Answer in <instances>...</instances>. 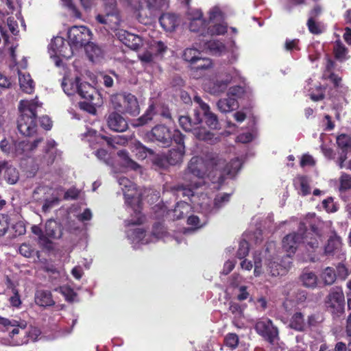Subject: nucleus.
<instances>
[{
    "mask_svg": "<svg viewBox=\"0 0 351 351\" xmlns=\"http://www.w3.org/2000/svg\"><path fill=\"white\" fill-rule=\"evenodd\" d=\"M242 161L239 158L232 159L229 162L219 158L217 154H210L202 158L193 156L189 160L186 171L198 178L208 176L213 183L222 186L226 176L233 178L242 167Z\"/></svg>",
    "mask_w": 351,
    "mask_h": 351,
    "instance_id": "nucleus-1",
    "label": "nucleus"
},
{
    "mask_svg": "<svg viewBox=\"0 0 351 351\" xmlns=\"http://www.w3.org/2000/svg\"><path fill=\"white\" fill-rule=\"evenodd\" d=\"M38 104L33 100H21L19 104L20 115L17 119V128L23 136H32L37 131Z\"/></svg>",
    "mask_w": 351,
    "mask_h": 351,
    "instance_id": "nucleus-2",
    "label": "nucleus"
},
{
    "mask_svg": "<svg viewBox=\"0 0 351 351\" xmlns=\"http://www.w3.org/2000/svg\"><path fill=\"white\" fill-rule=\"evenodd\" d=\"M68 38L70 48L74 47L75 48L86 47V51L89 52V48L93 52V54H89V58L93 60L94 56H99L101 53V49L96 46H93V43L90 44L92 38V33L90 30L86 26H73L68 32ZM71 51V49H69Z\"/></svg>",
    "mask_w": 351,
    "mask_h": 351,
    "instance_id": "nucleus-3",
    "label": "nucleus"
},
{
    "mask_svg": "<svg viewBox=\"0 0 351 351\" xmlns=\"http://www.w3.org/2000/svg\"><path fill=\"white\" fill-rule=\"evenodd\" d=\"M110 101L113 108L121 114L137 116L140 113V106L136 96L130 93H120L111 95Z\"/></svg>",
    "mask_w": 351,
    "mask_h": 351,
    "instance_id": "nucleus-4",
    "label": "nucleus"
},
{
    "mask_svg": "<svg viewBox=\"0 0 351 351\" xmlns=\"http://www.w3.org/2000/svg\"><path fill=\"white\" fill-rule=\"evenodd\" d=\"M325 306L333 318H338L345 313V296L341 287L330 289L325 298Z\"/></svg>",
    "mask_w": 351,
    "mask_h": 351,
    "instance_id": "nucleus-5",
    "label": "nucleus"
},
{
    "mask_svg": "<svg viewBox=\"0 0 351 351\" xmlns=\"http://www.w3.org/2000/svg\"><path fill=\"white\" fill-rule=\"evenodd\" d=\"M254 329L256 333L270 345L274 346L276 341L280 340L278 328L267 317H262L258 319L255 324Z\"/></svg>",
    "mask_w": 351,
    "mask_h": 351,
    "instance_id": "nucleus-6",
    "label": "nucleus"
},
{
    "mask_svg": "<svg viewBox=\"0 0 351 351\" xmlns=\"http://www.w3.org/2000/svg\"><path fill=\"white\" fill-rule=\"evenodd\" d=\"M167 47L162 41H157L152 44L148 49L138 53V58L143 65H151L154 63L156 57L167 51Z\"/></svg>",
    "mask_w": 351,
    "mask_h": 351,
    "instance_id": "nucleus-7",
    "label": "nucleus"
},
{
    "mask_svg": "<svg viewBox=\"0 0 351 351\" xmlns=\"http://www.w3.org/2000/svg\"><path fill=\"white\" fill-rule=\"evenodd\" d=\"M146 136L151 141H156L163 147L169 146L171 144V131L164 125H156L147 133Z\"/></svg>",
    "mask_w": 351,
    "mask_h": 351,
    "instance_id": "nucleus-8",
    "label": "nucleus"
},
{
    "mask_svg": "<svg viewBox=\"0 0 351 351\" xmlns=\"http://www.w3.org/2000/svg\"><path fill=\"white\" fill-rule=\"evenodd\" d=\"M302 241V235L297 232L289 234L283 238L282 247L288 253L285 258L291 259V254H295L299 243Z\"/></svg>",
    "mask_w": 351,
    "mask_h": 351,
    "instance_id": "nucleus-9",
    "label": "nucleus"
},
{
    "mask_svg": "<svg viewBox=\"0 0 351 351\" xmlns=\"http://www.w3.org/2000/svg\"><path fill=\"white\" fill-rule=\"evenodd\" d=\"M107 125L111 130L117 132H123L128 128L126 120L117 111L108 114Z\"/></svg>",
    "mask_w": 351,
    "mask_h": 351,
    "instance_id": "nucleus-10",
    "label": "nucleus"
},
{
    "mask_svg": "<svg viewBox=\"0 0 351 351\" xmlns=\"http://www.w3.org/2000/svg\"><path fill=\"white\" fill-rule=\"evenodd\" d=\"M212 66L213 62L210 58L199 56L191 64V71L195 78H199L206 71L210 69Z\"/></svg>",
    "mask_w": 351,
    "mask_h": 351,
    "instance_id": "nucleus-11",
    "label": "nucleus"
},
{
    "mask_svg": "<svg viewBox=\"0 0 351 351\" xmlns=\"http://www.w3.org/2000/svg\"><path fill=\"white\" fill-rule=\"evenodd\" d=\"M291 261L285 257L279 263L278 261H271L268 264V271L272 276H283L291 267Z\"/></svg>",
    "mask_w": 351,
    "mask_h": 351,
    "instance_id": "nucleus-12",
    "label": "nucleus"
},
{
    "mask_svg": "<svg viewBox=\"0 0 351 351\" xmlns=\"http://www.w3.org/2000/svg\"><path fill=\"white\" fill-rule=\"evenodd\" d=\"M202 119L198 110L194 111V120L192 121L189 116H181L179 118V124L180 127L186 132L195 131L198 128V125L201 123Z\"/></svg>",
    "mask_w": 351,
    "mask_h": 351,
    "instance_id": "nucleus-13",
    "label": "nucleus"
},
{
    "mask_svg": "<svg viewBox=\"0 0 351 351\" xmlns=\"http://www.w3.org/2000/svg\"><path fill=\"white\" fill-rule=\"evenodd\" d=\"M161 27L167 32H173L180 24L178 15L171 13H164L159 18Z\"/></svg>",
    "mask_w": 351,
    "mask_h": 351,
    "instance_id": "nucleus-14",
    "label": "nucleus"
},
{
    "mask_svg": "<svg viewBox=\"0 0 351 351\" xmlns=\"http://www.w3.org/2000/svg\"><path fill=\"white\" fill-rule=\"evenodd\" d=\"M119 39L126 46L132 49L136 50L141 43V38L135 34L126 31H121L118 34Z\"/></svg>",
    "mask_w": 351,
    "mask_h": 351,
    "instance_id": "nucleus-15",
    "label": "nucleus"
},
{
    "mask_svg": "<svg viewBox=\"0 0 351 351\" xmlns=\"http://www.w3.org/2000/svg\"><path fill=\"white\" fill-rule=\"evenodd\" d=\"M341 246L342 242L340 237L337 234L330 236L324 247V254L332 256L341 250Z\"/></svg>",
    "mask_w": 351,
    "mask_h": 351,
    "instance_id": "nucleus-16",
    "label": "nucleus"
},
{
    "mask_svg": "<svg viewBox=\"0 0 351 351\" xmlns=\"http://www.w3.org/2000/svg\"><path fill=\"white\" fill-rule=\"evenodd\" d=\"M45 232L47 238L59 239L62 236L61 226L53 219H49L46 222Z\"/></svg>",
    "mask_w": 351,
    "mask_h": 351,
    "instance_id": "nucleus-17",
    "label": "nucleus"
},
{
    "mask_svg": "<svg viewBox=\"0 0 351 351\" xmlns=\"http://www.w3.org/2000/svg\"><path fill=\"white\" fill-rule=\"evenodd\" d=\"M80 82L81 79L79 77H76L74 80L64 77L61 85L64 92L67 95H73L76 93H77Z\"/></svg>",
    "mask_w": 351,
    "mask_h": 351,
    "instance_id": "nucleus-18",
    "label": "nucleus"
},
{
    "mask_svg": "<svg viewBox=\"0 0 351 351\" xmlns=\"http://www.w3.org/2000/svg\"><path fill=\"white\" fill-rule=\"evenodd\" d=\"M184 154L185 146L169 149L166 155L169 165H176L182 163Z\"/></svg>",
    "mask_w": 351,
    "mask_h": 351,
    "instance_id": "nucleus-19",
    "label": "nucleus"
},
{
    "mask_svg": "<svg viewBox=\"0 0 351 351\" xmlns=\"http://www.w3.org/2000/svg\"><path fill=\"white\" fill-rule=\"evenodd\" d=\"M35 302L38 305L44 307L51 306L55 304L51 291L47 290L38 291L36 293Z\"/></svg>",
    "mask_w": 351,
    "mask_h": 351,
    "instance_id": "nucleus-20",
    "label": "nucleus"
},
{
    "mask_svg": "<svg viewBox=\"0 0 351 351\" xmlns=\"http://www.w3.org/2000/svg\"><path fill=\"white\" fill-rule=\"evenodd\" d=\"M206 36L224 35L228 32V25L223 21L208 23Z\"/></svg>",
    "mask_w": 351,
    "mask_h": 351,
    "instance_id": "nucleus-21",
    "label": "nucleus"
},
{
    "mask_svg": "<svg viewBox=\"0 0 351 351\" xmlns=\"http://www.w3.org/2000/svg\"><path fill=\"white\" fill-rule=\"evenodd\" d=\"M43 141V138H38L33 142L22 141L15 144V151L17 154H23L26 151H33L39 143Z\"/></svg>",
    "mask_w": 351,
    "mask_h": 351,
    "instance_id": "nucleus-22",
    "label": "nucleus"
},
{
    "mask_svg": "<svg viewBox=\"0 0 351 351\" xmlns=\"http://www.w3.org/2000/svg\"><path fill=\"white\" fill-rule=\"evenodd\" d=\"M217 106L218 109L222 112H229L237 109L239 106L237 100L232 97H228L219 99Z\"/></svg>",
    "mask_w": 351,
    "mask_h": 351,
    "instance_id": "nucleus-23",
    "label": "nucleus"
},
{
    "mask_svg": "<svg viewBox=\"0 0 351 351\" xmlns=\"http://www.w3.org/2000/svg\"><path fill=\"white\" fill-rule=\"evenodd\" d=\"M96 93L95 88L88 82H81L79 84L77 94L83 99L93 101L94 94Z\"/></svg>",
    "mask_w": 351,
    "mask_h": 351,
    "instance_id": "nucleus-24",
    "label": "nucleus"
},
{
    "mask_svg": "<svg viewBox=\"0 0 351 351\" xmlns=\"http://www.w3.org/2000/svg\"><path fill=\"white\" fill-rule=\"evenodd\" d=\"M300 279L305 287L314 289L317 285V276L313 271H304Z\"/></svg>",
    "mask_w": 351,
    "mask_h": 351,
    "instance_id": "nucleus-25",
    "label": "nucleus"
},
{
    "mask_svg": "<svg viewBox=\"0 0 351 351\" xmlns=\"http://www.w3.org/2000/svg\"><path fill=\"white\" fill-rule=\"evenodd\" d=\"M289 326L292 329L297 331H304L306 324L304 322V315L300 312L295 313L290 319Z\"/></svg>",
    "mask_w": 351,
    "mask_h": 351,
    "instance_id": "nucleus-26",
    "label": "nucleus"
},
{
    "mask_svg": "<svg viewBox=\"0 0 351 351\" xmlns=\"http://www.w3.org/2000/svg\"><path fill=\"white\" fill-rule=\"evenodd\" d=\"M133 152H135L136 156L141 160L146 158L148 156L154 154L153 149L145 147L142 143L137 141L134 143Z\"/></svg>",
    "mask_w": 351,
    "mask_h": 351,
    "instance_id": "nucleus-27",
    "label": "nucleus"
},
{
    "mask_svg": "<svg viewBox=\"0 0 351 351\" xmlns=\"http://www.w3.org/2000/svg\"><path fill=\"white\" fill-rule=\"evenodd\" d=\"M337 144L338 148L341 150L340 153L348 154L351 152V137L346 134H341L337 136Z\"/></svg>",
    "mask_w": 351,
    "mask_h": 351,
    "instance_id": "nucleus-28",
    "label": "nucleus"
},
{
    "mask_svg": "<svg viewBox=\"0 0 351 351\" xmlns=\"http://www.w3.org/2000/svg\"><path fill=\"white\" fill-rule=\"evenodd\" d=\"M154 110V105H149L145 112L142 116L138 117L136 120H135L134 125L136 127H140L146 125L149 121H151L153 119L154 116L155 114Z\"/></svg>",
    "mask_w": 351,
    "mask_h": 351,
    "instance_id": "nucleus-29",
    "label": "nucleus"
},
{
    "mask_svg": "<svg viewBox=\"0 0 351 351\" xmlns=\"http://www.w3.org/2000/svg\"><path fill=\"white\" fill-rule=\"evenodd\" d=\"M207 21L205 19L191 20L189 22V29L191 32L200 33L203 36H206Z\"/></svg>",
    "mask_w": 351,
    "mask_h": 351,
    "instance_id": "nucleus-30",
    "label": "nucleus"
},
{
    "mask_svg": "<svg viewBox=\"0 0 351 351\" xmlns=\"http://www.w3.org/2000/svg\"><path fill=\"white\" fill-rule=\"evenodd\" d=\"M121 159L123 165L134 171L141 169V166L129 156L128 152L125 150H120L117 153Z\"/></svg>",
    "mask_w": 351,
    "mask_h": 351,
    "instance_id": "nucleus-31",
    "label": "nucleus"
},
{
    "mask_svg": "<svg viewBox=\"0 0 351 351\" xmlns=\"http://www.w3.org/2000/svg\"><path fill=\"white\" fill-rule=\"evenodd\" d=\"M19 84L21 89L26 93H32L34 89V81L29 75H22L19 76Z\"/></svg>",
    "mask_w": 351,
    "mask_h": 351,
    "instance_id": "nucleus-32",
    "label": "nucleus"
},
{
    "mask_svg": "<svg viewBox=\"0 0 351 351\" xmlns=\"http://www.w3.org/2000/svg\"><path fill=\"white\" fill-rule=\"evenodd\" d=\"M191 209V206L186 202H178L173 211L174 219L184 218Z\"/></svg>",
    "mask_w": 351,
    "mask_h": 351,
    "instance_id": "nucleus-33",
    "label": "nucleus"
},
{
    "mask_svg": "<svg viewBox=\"0 0 351 351\" xmlns=\"http://www.w3.org/2000/svg\"><path fill=\"white\" fill-rule=\"evenodd\" d=\"M321 278L325 285H332L337 279V274L334 268L326 267L321 274Z\"/></svg>",
    "mask_w": 351,
    "mask_h": 351,
    "instance_id": "nucleus-34",
    "label": "nucleus"
},
{
    "mask_svg": "<svg viewBox=\"0 0 351 351\" xmlns=\"http://www.w3.org/2000/svg\"><path fill=\"white\" fill-rule=\"evenodd\" d=\"M56 143L54 140H49L47 143L45 148V157H48L47 159V165H51L55 160L56 157Z\"/></svg>",
    "mask_w": 351,
    "mask_h": 351,
    "instance_id": "nucleus-35",
    "label": "nucleus"
},
{
    "mask_svg": "<svg viewBox=\"0 0 351 351\" xmlns=\"http://www.w3.org/2000/svg\"><path fill=\"white\" fill-rule=\"evenodd\" d=\"M146 3L151 13L160 12L168 7L167 0H146Z\"/></svg>",
    "mask_w": 351,
    "mask_h": 351,
    "instance_id": "nucleus-36",
    "label": "nucleus"
},
{
    "mask_svg": "<svg viewBox=\"0 0 351 351\" xmlns=\"http://www.w3.org/2000/svg\"><path fill=\"white\" fill-rule=\"evenodd\" d=\"M347 53L348 49L345 45L340 40L336 41L333 48V53L335 59L340 62L346 60Z\"/></svg>",
    "mask_w": 351,
    "mask_h": 351,
    "instance_id": "nucleus-37",
    "label": "nucleus"
},
{
    "mask_svg": "<svg viewBox=\"0 0 351 351\" xmlns=\"http://www.w3.org/2000/svg\"><path fill=\"white\" fill-rule=\"evenodd\" d=\"M204 47L213 54L221 53L226 49L224 44L219 40L206 41L204 45Z\"/></svg>",
    "mask_w": 351,
    "mask_h": 351,
    "instance_id": "nucleus-38",
    "label": "nucleus"
},
{
    "mask_svg": "<svg viewBox=\"0 0 351 351\" xmlns=\"http://www.w3.org/2000/svg\"><path fill=\"white\" fill-rule=\"evenodd\" d=\"M32 232L38 237L40 243L47 249L51 248V242L48 238L43 234V230L38 226H33L32 227Z\"/></svg>",
    "mask_w": 351,
    "mask_h": 351,
    "instance_id": "nucleus-39",
    "label": "nucleus"
},
{
    "mask_svg": "<svg viewBox=\"0 0 351 351\" xmlns=\"http://www.w3.org/2000/svg\"><path fill=\"white\" fill-rule=\"evenodd\" d=\"M339 191L341 193H345L351 190V175L347 173H341L339 178Z\"/></svg>",
    "mask_w": 351,
    "mask_h": 351,
    "instance_id": "nucleus-40",
    "label": "nucleus"
},
{
    "mask_svg": "<svg viewBox=\"0 0 351 351\" xmlns=\"http://www.w3.org/2000/svg\"><path fill=\"white\" fill-rule=\"evenodd\" d=\"M8 282L10 284L8 287L12 289V292L13 294L9 299L10 303L13 307L19 308L22 302L19 290L16 288V287L10 279H8Z\"/></svg>",
    "mask_w": 351,
    "mask_h": 351,
    "instance_id": "nucleus-41",
    "label": "nucleus"
},
{
    "mask_svg": "<svg viewBox=\"0 0 351 351\" xmlns=\"http://www.w3.org/2000/svg\"><path fill=\"white\" fill-rule=\"evenodd\" d=\"M319 237L318 234L313 232L306 234L302 241L306 243V247L313 250L319 246Z\"/></svg>",
    "mask_w": 351,
    "mask_h": 351,
    "instance_id": "nucleus-42",
    "label": "nucleus"
},
{
    "mask_svg": "<svg viewBox=\"0 0 351 351\" xmlns=\"http://www.w3.org/2000/svg\"><path fill=\"white\" fill-rule=\"evenodd\" d=\"M201 55V52L193 47L186 48L183 52L182 58L186 62L193 64Z\"/></svg>",
    "mask_w": 351,
    "mask_h": 351,
    "instance_id": "nucleus-43",
    "label": "nucleus"
},
{
    "mask_svg": "<svg viewBox=\"0 0 351 351\" xmlns=\"http://www.w3.org/2000/svg\"><path fill=\"white\" fill-rule=\"evenodd\" d=\"M205 123L208 127L213 130L219 128V123L217 116L209 110L208 112L204 113Z\"/></svg>",
    "mask_w": 351,
    "mask_h": 351,
    "instance_id": "nucleus-44",
    "label": "nucleus"
},
{
    "mask_svg": "<svg viewBox=\"0 0 351 351\" xmlns=\"http://www.w3.org/2000/svg\"><path fill=\"white\" fill-rule=\"evenodd\" d=\"M306 25L308 31L313 34L319 35L323 32L324 27L321 23L315 21L313 18H308Z\"/></svg>",
    "mask_w": 351,
    "mask_h": 351,
    "instance_id": "nucleus-45",
    "label": "nucleus"
},
{
    "mask_svg": "<svg viewBox=\"0 0 351 351\" xmlns=\"http://www.w3.org/2000/svg\"><path fill=\"white\" fill-rule=\"evenodd\" d=\"M10 223V217L8 214L0 213V237L8 232Z\"/></svg>",
    "mask_w": 351,
    "mask_h": 351,
    "instance_id": "nucleus-46",
    "label": "nucleus"
},
{
    "mask_svg": "<svg viewBox=\"0 0 351 351\" xmlns=\"http://www.w3.org/2000/svg\"><path fill=\"white\" fill-rule=\"evenodd\" d=\"M223 19V12L219 7H213L209 11V22L208 23H213L214 22H219Z\"/></svg>",
    "mask_w": 351,
    "mask_h": 351,
    "instance_id": "nucleus-47",
    "label": "nucleus"
},
{
    "mask_svg": "<svg viewBox=\"0 0 351 351\" xmlns=\"http://www.w3.org/2000/svg\"><path fill=\"white\" fill-rule=\"evenodd\" d=\"M224 344L231 349H235L239 344V337L235 333H228L224 339Z\"/></svg>",
    "mask_w": 351,
    "mask_h": 351,
    "instance_id": "nucleus-48",
    "label": "nucleus"
},
{
    "mask_svg": "<svg viewBox=\"0 0 351 351\" xmlns=\"http://www.w3.org/2000/svg\"><path fill=\"white\" fill-rule=\"evenodd\" d=\"M250 250L249 243L245 240H242L239 243V249L237 252V256L239 259H243L248 255Z\"/></svg>",
    "mask_w": 351,
    "mask_h": 351,
    "instance_id": "nucleus-49",
    "label": "nucleus"
},
{
    "mask_svg": "<svg viewBox=\"0 0 351 351\" xmlns=\"http://www.w3.org/2000/svg\"><path fill=\"white\" fill-rule=\"evenodd\" d=\"M228 83V81H217L213 84L211 93L214 95H219L221 93H223L226 90Z\"/></svg>",
    "mask_w": 351,
    "mask_h": 351,
    "instance_id": "nucleus-50",
    "label": "nucleus"
},
{
    "mask_svg": "<svg viewBox=\"0 0 351 351\" xmlns=\"http://www.w3.org/2000/svg\"><path fill=\"white\" fill-rule=\"evenodd\" d=\"M101 138L106 141L107 144L109 146L114 147V144H119L122 143H125L128 141V138L124 136H117L114 137H109L107 136H102Z\"/></svg>",
    "mask_w": 351,
    "mask_h": 351,
    "instance_id": "nucleus-51",
    "label": "nucleus"
},
{
    "mask_svg": "<svg viewBox=\"0 0 351 351\" xmlns=\"http://www.w3.org/2000/svg\"><path fill=\"white\" fill-rule=\"evenodd\" d=\"M231 193H223L217 195L214 199V207L217 209L221 208L225 203L229 202Z\"/></svg>",
    "mask_w": 351,
    "mask_h": 351,
    "instance_id": "nucleus-52",
    "label": "nucleus"
},
{
    "mask_svg": "<svg viewBox=\"0 0 351 351\" xmlns=\"http://www.w3.org/2000/svg\"><path fill=\"white\" fill-rule=\"evenodd\" d=\"M184 135L178 130H173V133H171V143L173 141L178 145V147H180L184 145Z\"/></svg>",
    "mask_w": 351,
    "mask_h": 351,
    "instance_id": "nucleus-53",
    "label": "nucleus"
},
{
    "mask_svg": "<svg viewBox=\"0 0 351 351\" xmlns=\"http://www.w3.org/2000/svg\"><path fill=\"white\" fill-rule=\"evenodd\" d=\"M336 270L337 276L342 280H346L350 274L348 269L343 263H339L336 267Z\"/></svg>",
    "mask_w": 351,
    "mask_h": 351,
    "instance_id": "nucleus-54",
    "label": "nucleus"
},
{
    "mask_svg": "<svg viewBox=\"0 0 351 351\" xmlns=\"http://www.w3.org/2000/svg\"><path fill=\"white\" fill-rule=\"evenodd\" d=\"M299 43L300 40L298 38L293 40L287 39L285 43V49L288 51H299L300 50Z\"/></svg>",
    "mask_w": 351,
    "mask_h": 351,
    "instance_id": "nucleus-55",
    "label": "nucleus"
},
{
    "mask_svg": "<svg viewBox=\"0 0 351 351\" xmlns=\"http://www.w3.org/2000/svg\"><path fill=\"white\" fill-rule=\"evenodd\" d=\"M20 254L27 258H29L33 256L34 250L29 244L23 243L19 247Z\"/></svg>",
    "mask_w": 351,
    "mask_h": 351,
    "instance_id": "nucleus-56",
    "label": "nucleus"
},
{
    "mask_svg": "<svg viewBox=\"0 0 351 351\" xmlns=\"http://www.w3.org/2000/svg\"><path fill=\"white\" fill-rule=\"evenodd\" d=\"M80 191L75 187L69 189L64 195V199H77L80 195Z\"/></svg>",
    "mask_w": 351,
    "mask_h": 351,
    "instance_id": "nucleus-57",
    "label": "nucleus"
},
{
    "mask_svg": "<svg viewBox=\"0 0 351 351\" xmlns=\"http://www.w3.org/2000/svg\"><path fill=\"white\" fill-rule=\"evenodd\" d=\"M315 165V161L312 156L306 154L302 156V158L300 160V166L302 167H304L306 166L313 167Z\"/></svg>",
    "mask_w": 351,
    "mask_h": 351,
    "instance_id": "nucleus-58",
    "label": "nucleus"
},
{
    "mask_svg": "<svg viewBox=\"0 0 351 351\" xmlns=\"http://www.w3.org/2000/svg\"><path fill=\"white\" fill-rule=\"evenodd\" d=\"M60 199L58 197H53L52 199H46L43 205L42 210L43 212H47L54 205L58 204Z\"/></svg>",
    "mask_w": 351,
    "mask_h": 351,
    "instance_id": "nucleus-59",
    "label": "nucleus"
},
{
    "mask_svg": "<svg viewBox=\"0 0 351 351\" xmlns=\"http://www.w3.org/2000/svg\"><path fill=\"white\" fill-rule=\"evenodd\" d=\"M323 207L328 211V212H335L337 211L336 206L334 204L333 199L332 197H330L327 199L323 200L322 202Z\"/></svg>",
    "mask_w": 351,
    "mask_h": 351,
    "instance_id": "nucleus-60",
    "label": "nucleus"
},
{
    "mask_svg": "<svg viewBox=\"0 0 351 351\" xmlns=\"http://www.w3.org/2000/svg\"><path fill=\"white\" fill-rule=\"evenodd\" d=\"M154 165L161 168L165 169L168 167L169 160H167V156H158L154 160Z\"/></svg>",
    "mask_w": 351,
    "mask_h": 351,
    "instance_id": "nucleus-61",
    "label": "nucleus"
},
{
    "mask_svg": "<svg viewBox=\"0 0 351 351\" xmlns=\"http://www.w3.org/2000/svg\"><path fill=\"white\" fill-rule=\"evenodd\" d=\"M188 19L189 21L196 19H204L203 14L200 10L189 9L187 12Z\"/></svg>",
    "mask_w": 351,
    "mask_h": 351,
    "instance_id": "nucleus-62",
    "label": "nucleus"
},
{
    "mask_svg": "<svg viewBox=\"0 0 351 351\" xmlns=\"http://www.w3.org/2000/svg\"><path fill=\"white\" fill-rule=\"evenodd\" d=\"M40 126L45 130H50L52 128V121L47 115L43 116L39 119Z\"/></svg>",
    "mask_w": 351,
    "mask_h": 351,
    "instance_id": "nucleus-63",
    "label": "nucleus"
},
{
    "mask_svg": "<svg viewBox=\"0 0 351 351\" xmlns=\"http://www.w3.org/2000/svg\"><path fill=\"white\" fill-rule=\"evenodd\" d=\"M62 293L68 301H73L75 298L77 296V293L69 287H63Z\"/></svg>",
    "mask_w": 351,
    "mask_h": 351,
    "instance_id": "nucleus-64",
    "label": "nucleus"
}]
</instances>
